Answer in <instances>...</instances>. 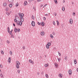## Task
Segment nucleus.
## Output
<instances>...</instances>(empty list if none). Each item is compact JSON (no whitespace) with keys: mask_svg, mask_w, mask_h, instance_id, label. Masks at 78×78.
Masks as SVG:
<instances>
[{"mask_svg":"<svg viewBox=\"0 0 78 78\" xmlns=\"http://www.w3.org/2000/svg\"><path fill=\"white\" fill-rule=\"evenodd\" d=\"M19 25H20V26L22 25V23L20 21V22L19 23Z\"/></svg>","mask_w":78,"mask_h":78,"instance_id":"19","label":"nucleus"},{"mask_svg":"<svg viewBox=\"0 0 78 78\" xmlns=\"http://www.w3.org/2000/svg\"><path fill=\"white\" fill-rule=\"evenodd\" d=\"M46 48H47L48 49L49 48V45H46Z\"/></svg>","mask_w":78,"mask_h":78,"instance_id":"28","label":"nucleus"},{"mask_svg":"<svg viewBox=\"0 0 78 78\" xmlns=\"http://www.w3.org/2000/svg\"><path fill=\"white\" fill-rule=\"evenodd\" d=\"M37 74L38 75H39V73H37Z\"/></svg>","mask_w":78,"mask_h":78,"instance_id":"60","label":"nucleus"},{"mask_svg":"<svg viewBox=\"0 0 78 78\" xmlns=\"http://www.w3.org/2000/svg\"><path fill=\"white\" fill-rule=\"evenodd\" d=\"M68 73L69 75H72V71L71 70H69L68 71Z\"/></svg>","mask_w":78,"mask_h":78,"instance_id":"3","label":"nucleus"},{"mask_svg":"<svg viewBox=\"0 0 78 78\" xmlns=\"http://www.w3.org/2000/svg\"><path fill=\"white\" fill-rule=\"evenodd\" d=\"M54 2L56 3V4H57L58 3V1H57V0H54Z\"/></svg>","mask_w":78,"mask_h":78,"instance_id":"18","label":"nucleus"},{"mask_svg":"<svg viewBox=\"0 0 78 78\" xmlns=\"http://www.w3.org/2000/svg\"><path fill=\"white\" fill-rule=\"evenodd\" d=\"M62 74H59V77H62Z\"/></svg>","mask_w":78,"mask_h":78,"instance_id":"30","label":"nucleus"},{"mask_svg":"<svg viewBox=\"0 0 78 78\" xmlns=\"http://www.w3.org/2000/svg\"><path fill=\"white\" fill-rule=\"evenodd\" d=\"M58 61L59 62V61H61V58H58Z\"/></svg>","mask_w":78,"mask_h":78,"instance_id":"35","label":"nucleus"},{"mask_svg":"<svg viewBox=\"0 0 78 78\" xmlns=\"http://www.w3.org/2000/svg\"><path fill=\"white\" fill-rule=\"evenodd\" d=\"M1 53L2 54V55H3V54H4V52H3V51H1Z\"/></svg>","mask_w":78,"mask_h":78,"instance_id":"33","label":"nucleus"},{"mask_svg":"<svg viewBox=\"0 0 78 78\" xmlns=\"http://www.w3.org/2000/svg\"><path fill=\"white\" fill-rule=\"evenodd\" d=\"M31 24L33 27H34L35 26V23L34 21H32L31 22Z\"/></svg>","mask_w":78,"mask_h":78,"instance_id":"5","label":"nucleus"},{"mask_svg":"<svg viewBox=\"0 0 78 78\" xmlns=\"http://www.w3.org/2000/svg\"><path fill=\"white\" fill-rule=\"evenodd\" d=\"M41 0H37V2H41Z\"/></svg>","mask_w":78,"mask_h":78,"instance_id":"59","label":"nucleus"},{"mask_svg":"<svg viewBox=\"0 0 78 78\" xmlns=\"http://www.w3.org/2000/svg\"><path fill=\"white\" fill-rule=\"evenodd\" d=\"M50 36L51 38H53V36L51 34L50 35Z\"/></svg>","mask_w":78,"mask_h":78,"instance_id":"32","label":"nucleus"},{"mask_svg":"<svg viewBox=\"0 0 78 78\" xmlns=\"http://www.w3.org/2000/svg\"><path fill=\"white\" fill-rule=\"evenodd\" d=\"M23 49H24V50H25V47L23 46Z\"/></svg>","mask_w":78,"mask_h":78,"instance_id":"48","label":"nucleus"},{"mask_svg":"<svg viewBox=\"0 0 78 78\" xmlns=\"http://www.w3.org/2000/svg\"><path fill=\"white\" fill-rule=\"evenodd\" d=\"M10 53L11 54V55H12V51H10Z\"/></svg>","mask_w":78,"mask_h":78,"instance_id":"45","label":"nucleus"},{"mask_svg":"<svg viewBox=\"0 0 78 78\" xmlns=\"http://www.w3.org/2000/svg\"><path fill=\"white\" fill-rule=\"evenodd\" d=\"M13 25L14 27H15V26H16V25H15V24L14 23H13Z\"/></svg>","mask_w":78,"mask_h":78,"instance_id":"56","label":"nucleus"},{"mask_svg":"<svg viewBox=\"0 0 78 78\" xmlns=\"http://www.w3.org/2000/svg\"><path fill=\"white\" fill-rule=\"evenodd\" d=\"M16 24L18 25H19V21H18L16 23Z\"/></svg>","mask_w":78,"mask_h":78,"instance_id":"37","label":"nucleus"},{"mask_svg":"<svg viewBox=\"0 0 78 78\" xmlns=\"http://www.w3.org/2000/svg\"><path fill=\"white\" fill-rule=\"evenodd\" d=\"M20 19H21V22H23V21H24L23 18V17H21L20 18Z\"/></svg>","mask_w":78,"mask_h":78,"instance_id":"9","label":"nucleus"},{"mask_svg":"<svg viewBox=\"0 0 78 78\" xmlns=\"http://www.w3.org/2000/svg\"><path fill=\"white\" fill-rule=\"evenodd\" d=\"M11 38H14V36L12 35V34H11Z\"/></svg>","mask_w":78,"mask_h":78,"instance_id":"23","label":"nucleus"},{"mask_svg":"<svg viewBox=\"0 0 78 78\" xmlns=\"http://www.w3.org/2000/svg\"><path fill=\"white\" fill-rule=\"evenodd\" d=\"M73 16H75V12H73Z\"/></svg>","mask_w":78,"mask_h":78,"instance_id":"38","label":"nucleus"},{"mask_svg":"<svg viewBox=\"0 0 78 78\" xmlns=\"http://www.w3.org/2000/svg\"><path fill=\"white\" fill-rule=\"evenodd\" d=\"M44 16H48V14H45L44 15Z\"/></svg>","mask_w":78,"mask_h":78,"instance_id":"51","label":"nucleus"},{"mask_svg":"<svg viewBox=\"0 0 78 78\" xmlns=\"http://www.w3.org/2000/svg\"><path fill=\"white\" fill-rule=\"evenodd\" d=\"M0 76L2 78L3 77V74H0Z\"/></svg>","mask_w":78,"mask_h":78,"instance_id":"39","label":"nucleus"},{"mask_svg":"<svg viewBox=\"0 0 78 78\" xmlns=\"http://www.w3.org/2000/svg\"><path fill=\"white\" fill-rule=\"evenodd\" d=\"M9 6L10 8H12V4H9Z\"/></svg>","mask_w":78,"mask_h":78,"instance_id":"13","label":"nucleus"},{"mask_svg":"<svg viewBox=\"0 0 78 78\" xmlns=\"http://www.w3.org/2000/svg\"><path fill=\"white\" fill-rule=\"evenodd\" d=\"M54 14H55V16H56V15H57L56 13V12H54Z\"/></svg>","mask_w":78,"mask_h":78,"instance_id":"54","label":"nucleus"},{"mask_svg":"<svg viewBox=\"0 0 78 78\" xmlns=\"http://www.w3.org/2000/svg\"><path fill=\"white\" fill-rule=\"evenodd\" d=\"M29 62H30V64H33L34 63L33 61H32L31 59H29Z\"/></svg>","mask_w":78,"mask_h":78,"instance_id":"6","label":"nucleus"},{"mask_svg":"<svg viewBox=\"0 0 78 78\" xmlns=\"http://www.w3.org/2000/svg\"><path fill=\"white\" fill-rule=\"evenodd\" d=\"M12 33V31H10V32H9V34H11H11H11Z\"/></svg>","mask_w":78,"mask_h":78,"instance_id":"40","label":"nucleus"},{"mask_svg":"<svg viewBox=\"0 0 78 78\" xmlns=\"http://www.w3.org/2000/svg\"><path fill=\"white\" fill-rule=\"evenodd\" d=\"M53 23L54 25H55V21H53Z\"/></svg>","mask_w":78,"mask_h":78,"instance_id":"41","label":"nucleus"},{"mask_svg":"<svg viewBox=\"0 0 78 78\" xmlns=\"http://www.w3.org/2000/svg\"><path fill=\"white\" fill-rule=\"evenodd\" d=\"M8 33H9V32H10V31H9V30H8Z\"/></svg>","mask_w":78,"mask_h":78,"instance_id":"61","label":"nucleus"},{"mask_svg":"<svg viewBox=\"0 0 78 78\" xmlns=\"http://www.w3.org/2000/svg\"><path fill=\"white\" fill-rule=\"evenodd\" d=\"M0 67H1V68H2V67H3V66H2V65H0Z\"/></svg>","mask_w":78,"mask_h":78,"instance_id":"44","label":"nucleus"},{"mask_svg":"<svg viewBox=\"0 0 78 78\" xmlns=\"http://www.w3.org/2000/svg\"><path fill=\"white\" fill-rule=\"evenodd\" d=\"M6 14L8 16H9V15H10V13H9L8 12H6Z\"/></svg>","mask_w":78,"mask_h":78,"instance_id":"26","label":"nucleus"},{"mask_svg":"<svg viewBox=\"0 0 78 78\" xmlns=\"http://www.w3.org/2000/svg\"><path fill=\"white\" fill-rule=\"evenodd\" d=\"M14 21L15 22H17V19H16V18H15V19L14 20Z\"/></svg>","mask_w":78,"mask_h":78,"instance_id":"34","label":"nucleus"},{"mask_svg":"<svg viewBox=\"0 0 78 78\" xmlns=\"http://www.w3.org/2000/svg\"><path fill=\"white\" fill-rule=\"evenodd\" d=\"M62 9L63 11H64V10H65V8L64 6H63L62 7Z\"/></svg>","mask_w":78,"mask_h":78,"instance_id":"14","label":"nucleus"},{"mask_svg":"<svg viewBox=\"0 0 78 78\" xmlns=\"http://www.w3.org/2000/svg\"><path fill=\"white\" fill-rule=\"evenodd\" d=\"M15 19H19V17L18 16H16V18Z\"/></svg>","mask_w":78,"mask_h":78,"instance_id":"53","label":"nucleus"},{"mask_svg":"<svg viewBox=\"0 0 78 78\" xmlns=\"http://www.w3.org/2000/svg\"><path fill=\"white\" fill-rule=\"evenodd\" d=\"M8 2H9V3H12V0H8Z\"/></svg>","mask_w":78,"mask_h":78,"instance_id":"20","label":"nucleus"},{"mask_svg":"<svg viewBox=\"0 0 78 78\" xmlns=\"http://www.w3.org/2000/svg\"><path fill=\"white\" fill-rule=\"evenodd\" d=\"M3 5L4 6H6V5H7L6 3H4L3 4Z\"/></svg>","mask_w":78,"mask_h":78,"instance_id":"21","label":"nucleus"},{"mask_svg":"<svg viewBox=\"0 0 78 78\" xmlns=\"http://www.w3.org/2000/svg\"><path fill=\"white\" fill-rule=\"evenodd\" d=\"M20 29L19 28H18L17 30V32H20Z\"/></svg>","mask_w":78,"mask_h":78,"instance_id":"31","label":"nucleus"},{"mask_svg":"<svg viewBox=\"0 0 78 78\" xmlns=\"http://www.w3.org/2000/svg\"><path fill=\"white\" fill-rule=\"evenodd\" d=\"M47 4L44 5L43 6V8H45V6H47Z\"/></svg>","mask_w":78,"mask_h":78,"instance_id":"47","label":"nucleus"},{"mask_svg":"<svg viewBox=\"0 0 78 78\" xmlns=\"http://www.w3.org/2000/svg\"><path fill=\"white\" fill-rule=\"evenodd\" d=\"M45 76L46 78H48V74H45Z\"/></svg>","mask_w":78,"mask_h":78,"instance_id":"25","label":"nucleus"},{"mask_svg":"<svg viewBox=\"0 0 78 78\" xmlns=\"http://www.w3.org/2000/svg\"><path fill=\"white\" fill-rule=\"evenodd\" d=\"M8 9H9L8 8V7H6V8L5 9V11H8Z\"/></svg>","mask_w":78,"mask_h":78,"instance_id":"22","label":"nucleus"},{"mask_svg":"<svg viewBox=\"0 0 78 78\" xmlns=\"http://www.w3.org/2000/svg\"><path fill=\"white\" fill-rule=\"evenodd\" d=\"M69 23L70 24H72V23H73V20L72 19H70L69 20Z\"/></svg>","mask_w":78,"mask_h":78,"instance_id":"4","label":"nucleus"},{"mask_svg":"<svg viewBox=\"0 0 78 78\" xmlns=\"http://www.w3.org/2000/svg\"><path fill=\"white\" fill-rule=\"evenodd\" d=\"M16 6H18V4H16Z\"/></svg>","mask_w":78,"mask_h":78,"instance_id":"57","label":"nucleus"},{"mask_svg":"<svg viewBox=\"0 0 78 78\" xmlns=\"http://www.w3.org/2000/svg\"><path fill=\"white\" fill-rule=\"evenodd\" d=\"M27 4H28V3H27V1H25L24 3V6H26V5H27Z\"/></svg>","mask_w":78,"mask_h":78,"instance_id":"8","label":"nucleus"},{"mask_svg":"<svg viewBox=\"0 0 78 78\" xmlns=\"http://www.w3.org/2000/svg\"><path fill=\"white\" fill-rule=\"evenodd\" d=\"M63 3H65V0H63Z\"/></svg>","mask_w":78,"mask_h":78,"instance_id":"58","label":"nucleus"},{"mask_svg":"<svg viewBox=\"0 0 78 78\" xmlns=\"http://www.w3.org/2000/svg\"><path fill=\"white\" fill-rule=\"evenodd\" d=\"M45 23L44 22H42V23H41V25H42V27H44Z\"/></svg>","mask_w":78,"mask_h":78,"instance_id":"7","label":"nucleus"},{"mask_svg":"<svg viewBox=\"0 0 78 78\" xmlns=\"http://www.w3.org/2000/svg\"><path fill=\"white\" fill-rule=\"evenodd\" d=\"M67 56H66L64 58V59H65V60H66V61H67Z\"/></svg>","mask_w":78,"mask_h":78,"instance_id":"29","label":"nucleus"},{"mask_svg":"<svg viewBox=\"0 0 78 78\" xmlns=\"http://www.w3.org/2000/svg\"><path fill=\"white\" fill-rule=\"evenodd\" d=\"M7 43H8V44H9V41H7Z\"/></svg>","mask_w":78,"mask_h":78,"instance_id":"52","label":"nucleus"},{"mask_svg":"<svg viewBox=\"0 0 78 78\" xmlns=\"http://www.w3.org/2000/svg\"><path fill=\"white\" fill-rule=\"evenodd\" d=\"M17 72H18V73H20V70H17Z\"/></svg>","mask_w":78,"mask_h":78,"instance_id":"43","label":"nucleus"},{"mask_svg":"<svg viewBox=\"0 0 78 78\" xmlns=\"http://www.w3.org/2000/svg\"><path fill=\"white\" fill-rule=\"evenodd\" d=\"M41 7H42V6H43V5H41Z\"/></svg>","mask_w":78,"mask_h":78,"instance_id":"63","label":"nucleus"},{"mask_svg":"<svg viewBox=\"0 0 78 78\" xmlns=\"http://www.w3.org/2000/svg\"><path fill=\"white\" fill-rule=\"evenodd\" d=\"M77 72H78V68L76 69Z\"/></svg>","mask_w":78,"mask_h":78,"instance_id":"62","label":"nucleus"},{"mask_svg":"<svg viewBox=\"0 0 78 78\" xmlns=\"http://www.w3.org/2000/svg\"><path fill=\"white\" fill-rule=\"evenodd\" d=\"M17 28H15L14 29V31H15V33H16L17 32Z\"/></svg>","mask_w":78,"mask_h":78,"instance_id":"17","label":"nucleus"},{"mask_svg":"<svg viewBox=\"0 0 78 78\" xmlns=\"http://www.w3.org/2000/svg\"><path fill=\"white\" fill-rule=\"evenodd\" d=\"M56 22L57 23V24L58 26L59 25V21H58V20H57Z\"/></svg>","mask_w":78,"mask_h":78,"instance_id":"24","label":"nucleus"},{"mask_svg":"<svg viewBox=\"0 0 78 78\" xmlns=\"http://www.w3.org/2000/svg\"><path fill=\"white\" fill-rule=\"evenodd\" d=\"M32 19H33V20L34 19V17L33 16V15L32 16Z\"/></svg>","mask_w":78,"mask_h":78,"instance_id":"36","label":"nucleus"},{"mask_svg":"<svg viewBox=\"0 0 78 78\" xmlns=\"http://www.w3.org/2000/svg\"><path fill=\"white\" fill-rule=\"evenodd\" d=\"M7 29H8V31H9V27H8Z\"/></svg>","mask_w":78,"mask_h":78,"instance_id":"49","label":"nucleus"},{"mask_svg":"<svg viewBox=\"0 0 78 78\" xmlns=\"http://www.w3.org/2000/svg\"><path fill=\"white\" fill-rule=\"evenodd\" d=\"M43 19H44V20H46V18H45V17H44Z\"/></svg>","mask_w":78,"mask_h":78,"instance_id":"42","label":"nucleus"},{"mask_svg":"<svg viewBox=\"0 0 78 78\" xmlns=\"http://www.w3.org/2000/svg\"><path fill=\"white\" fill-rule=\"evenodd\" d=\"M58 55H59V56H61V53H58Z\"/></svg>","mask_w":78,"mask_h":78,"instance_id":"55","label":"nucleus"},{"mask_svg":"<svg viewBox=\"0 0 78 78\" xmlns=\"http://www.w3.org/2000/svg\"><path fill=\"white\" fill-rule=\"evenodd\" d=\"M19 65H20V62L18 61L16 62V67L17 69H19Z\"/></svg>","mask_w":78,"mask_h":78,"instance_id":"1","label":"nucleus"},{"mask_svg":"<svg viewBox=\"0 0 78 78\" xmlns=\"http://www.w3.org/2000/svg\"><path fill=\"white\" fill-rule=\"evenodd\" d=\"M11 58L9 57V59L8 60V62L9 63H11Z\"/></svg>","mask_w":78,"mask_h":78,"instance_id":"11","label":"nucleus"},{"mask_svg":"<svg viewBox=\"0 0 78 78\" xmlns=\"http://www.w3.org/2000/svg\"><path fill=\"white\" fill-rule=\"evenodd\" d=\"M52 34H53V35H55V32H53L52 33Z\"/></svg>","mask_w":78,"mask_h":78,"instance_id":"50","label":"nucleus"},{"mask_svg":"<svg viewBox=\"0 0 78 78\" xmlns=\"http://www.w3.org/2000/svg\"><path fill=\"white\" fill-rule=\"evenodd\" d=\"M18 14L19 16L20 17H23L24 16V14L23 13H19Z\"/></svg>","mask_w":78,"mask_h":78,"instance_id":"2","label":"nucleus"},{"mask_svg":"<svg viewBox=\"0 0 78 78\" xmlns=\"http://www.w3.org/2000/svg\"><path fill=\"white\" fill-rule=\"evenodd\" d=\"M41 36H44V31H42L41 33Z\"/></svg>","mask_w":78,"mask_h":78,"instance_id":"10","label":"nucleus"},{"mask_svg":"<svg viewBox=\"0 0 78 78\" xmlns=\"http://www.w3.org/2000/svg\"><path fill=\"white\" fill-rule=\"evenodd\" d=\"M37 24H38L39 25H41V23H39V22H38L37 23Z\"/></svg>","mask_w":78,"mask_h":78,"instance_id":"46","label":"nucleus"},{"mask_svg":"<svg viewBox=\"0 0 78 78\" xmlns=\"http://www.w3.org/2000/svg\"><path fill=\"white\" fill-rule=\"evenodd\" d=\"M48 64H45L44 65V66L46 67H48Z\"/></svg>","mask_w":78,"mask_h":78,"instance_id":"16","label":"nucleus"},{"mask_svg":"<svg viewBox=\"0 0 78 78\" xmlns=\"http://www.w3.org/2000/svg\"><path fill=\"white\" fill-rule=\"evenodd\" d=\"M54 64L55 65V67H58V64H57V63H54Z\"/></svg>","mask_w":78,"mask_h":78,"instance_id":"12","label":"nucleus"},{"mask_svg":"<svg viewBox=\"0 0 78 78\" xmlns=\"http://www.w3.org/2000/svg\"><path fill=\"white\" fill-rule=\"evenodd\" d=\"M43 73H44V72H42L41 74H43Z\"/></svg>","mask_w":78,"mask_h":78,"instance_id":"64","label":"nucleus"},{"mask_svg":"<svg viewBox=\"0 0 78 78\" xmlns=\"http://www.w3.org/2000/svg\"><path fill=\"white\" fill-rule=\"evenodd\" d=\"M74 63L75 64H76V59H74Z\"/></svg>","mask_w":78,"mask_h":78,"instance_id":"15","label":"nucleus"},{"mask_svg":"<svg viewBox=\"0 0 78 78\" xmlns=\"http://www.w3.org/2000/svg\"><path fill=\"white\" fill-rule=\"evenodd\" d=\"M47 45H48L49 46H50L51 45V43L50 42L48 43Z\"/></svg>","mask_w":78,"mask_h":78,"instance_id":"27","label":"nucleus"}]
</instances>
